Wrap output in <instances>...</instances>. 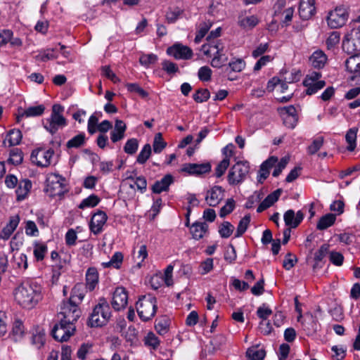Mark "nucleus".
<instances>
[{
	"label": "nucleus",
	"instance_id": "f257e3e1",
	"mask_svg": "<svg viewBox=\"0 0 360 360\" xmlns=\"http://www.w3.org/2000/svg\"><path fill=\"white\" fill-rule=\"evenodd\" d=\"M15 300L23 308H33L42 298L41 287L35 282L24 281L14 292Z\"/></svg>",
	"mask_w": 360,
	"mask_h": 360
},
{
	"label": "nucleus",
	"instance_id": "f03ea898",
	"mask_svg": "<svg viewBox=\"0 0 360 360\" xmlns=\"http://www.w3.org/2000/svg\"><path fill=\"white\" fill-rule=\"evenodd\" d=\"M221 29L217 27L214 30L206 37V43L204 44V56L207 58H212L211 65L214 68H220L222 66L224 60H222V49L217 42L216 39L221 34Z\"/></svg>",
	"mask_w": 360,
	"mask_h": 360
},
{
	"label": "nucleus",
	"instance_id": "7ed1b4c3",
	"mask_svg": "<svg viewBox=\"0 0 360 360\" xmlns=\"http://www.w3.org/2000/svg\"><path fill=\"white\" fill-rule=\"evenodd\" d=\"M111 317V309L108 301L100 298L98 303L93 309L89 319V326L101 327L107 324Z\"/></svg>",
	"mask_w": 360,
	"mask_h": 360
},
{
	"label": "nucleus",
	"instance_id": "20e7f679",
	"mask_svg": "<svg viewBox=\"0 0 360 360\" xmlns=\"http://www.w3.org/2000/svg\"><path fill=\"white\" fill-rule=\"evenodd\" d=\"M136 307L139 318L143 321H148L155 315L157 299L152 295H143L137 301Z\"/></svg>",
	"mask_w": 360,
	"mask_h": 360
},
{
	"label": "nucleus",
	"instance_id": "39448f33",
	"mask_svg": "<svg viewBox=\"0 0 360 360\" xmlns=\"http://www.w3.org/2000/svg\"><path fill=\"white\" fill-rule=\"evenodd\" d=\"M250 165L247 161H238L230 169L227 180L230 185H237L242 183L249 173Z\"/></svg>",
	"mask_w": 360,
	"mask_h": 360
},
{
	"label": "nucleus",
	"instance_id": "423d86ee",
	"mask_svg": "<svg viewBox=\"0 0 360 360\" xmlns=\"http://www.w3.org/2000/svg\"><path fill=\"white\" fill-rule=\"evenodd\" d=\"M65 179L62 176L51 174L46 179L44 191L51 197L60 196L65 192Z\"/></svg>",
	"mask_w": 360,
	"mask_h": 360
},
{
	"label": "nucleus",
	"instance_id": "0eeeda50",
	"mask_svg": "<svg viewBox=\"0 0 360 360\" xmlns=\"http://www.w3.org/2000/svg\"><path fill=\"white\" fill-rule=\"evenodd\" d=\"M75 331L76 327L75 325L60 320L59 323L53 326L51 333L56 340L63 342L68 341L75 334Z\"/></svg>",
	"mask_w": 360,
	"mask_h": 360
},
{
	"label": "nucleus",
	"instance_id": "6e6552de",
	"mask_svg": "<svg viewBox=\"0 0 360 360\" xmlns=\"http://www.w3.org/2000/svg\"><path fill=\"white\" fill-rule=\"evenodd\" d=\"M342 49L348 54H360V29L353 27L342 42Z\"/></svg>",
	"mask_w": 360,
	"mask_h": 360
},
{
	"label": "nucleus",
	"instance_id": "1a4fd4ad",
	"mask_svg": "<svg viewBox=\"0 0 360 360\" xmlns=\"http://www.w3.org/2000/svg\"><path fill=\"white\" fill-rule=\"evenodd\" d=\"M81 310L79 305L69 301H63L60 307V315L61 321H65L69 324L75 325V323L81 316Z\"/></svg>",
	"mask_w": 360,
	"mask_h": 360
},
{
	"label": "nucleus",
	"instance_id": "9d476101",
	"mask_svg": "<svg viewBox=\"0 0 360 360\" xmlns=\"http://www.w3.org/2000/svg\"><path fill=\"white\" fill-rule=\"evenodd\" d=\"M349 17V13L343 6L336 7L335 10L329 12L327 17L328 26L332 29H337L345 25Z\"/></svg>",
	"mask_w": 360,
	"mask_h": 360
},
{
	"label": "nucleus",
	"instance_id": "9b49d317",
	"mask_svg": "<svg viewBox=\"0 0 360 360\" xmlns=\"http://www.w3.org/2000/svg\"><path fill=\"white\" fill-rule=\"evenodd\" d=\"M54 154L52 148L44 150L41 148L34 150L31 153V160L41 167H46L51 165V159Z\"/></svg>",
	"mask_w": 360,
	"mask_h": 360
},
{
	"label": "nucleus",
	"instance_id": "f8f14e48",
	"mask_svg": "<svg viewBox=\"0 0 360 360\" xmlns=\"http://www.w3.org/2000/svg\"><path fill=\"white\" fill-rule=\"evenodd\" d=\"M167 53L173 56L175 59L188 60L193 56L192 50L187 46L180 43H176L167 49Z\"/></svg>",
	"mask_w": 360,
	"mask_h": 360
},
{
	"label": "nucleus",
	"instance_id": "ddd939ff",
	"mask_svg": "<svg viewBox=\"0 0 360 360\" xmlns=\"http://www.w3.org/2000/svg\"><path fill=\"white\" fill-rule=\"evenodd\" d=\"M128 294L123 287H117L112 295L111 302L112 307L116 311H120L125 308L127 304Z\"/></svg>",
	"mask_w": 360,
	"mask_h": 360
},
{
	"label": "nucleus",
	"instance_id": "4468645a",
	"mask_svg": "<svg viewBox=\"0 0 360 360\" xmlns=\"http://www.w3.org/2000/svg\"><path fill=\"white\" fill-rule=\"evenodd\" d=\"M108 216L105 212L98 210L91 217L89 228L95 235L99 234L103 231V226L106 223Z\"/></svg>",
	"mask_w": 360,
	"mask_h": 360
},
{
	"label": "nucleus",
	"instance_id": "2eb2a0df",
	"mask_svg": "<svg viewBox=\"0 0 360 360\" xmlns=\"http://www.w3.org/2000/svg\"><path fill=\"white\" fill-rule=\"evenodd\" d=\"M66 125L67 121L63 115H51L44 123V128L51 134H56L59 128Z\"/></svg>",
	"mask_w": 360,
	"mask_h": 360
},
{
	"label": "nucleus",
	"instance_id": "dca6fc26",
	"mask_svg": "<svg viewBox=\"0 0 360 360\" xmlns=\"http://www.w3.org/2000/svg\"><path fill=\"white\" fill-rule=\"evenodd\" d=\"M304 219V214L301 210L296 213L292 210H287L283 214L285 224L289 229L297 228Z\"/></svg>",
	"mask_w": 360,
	"mask_h": 360
},
{
	"label": "nucleus",
	"instance_id": "f3484780",
	"mask_svg": "<svg viewBox=\"0 0 360 360\" xmlns=\"http://www.w3.org/2000/svg\"><path fill=\"white\" fill-rule=\"evenodd\" d=\"M314 0H301L299 6V15L304 20L310 19L316 12Z\"/></svg>",
	"mask_w": 360,
	"mask_h": 360
},
{
	"label": "nucleus",
	"instance_id": "a211bd4d",
	"mask_svg": "<svg viewBox=\"0 0 360 360\" xmlns=\"http://www.w3.org/2000/svg\"><path fill=\"white\" fill-rule=\"evenodd\" d=\"M350 55L351 56L345 61V67L348 72L354 74L351 77L352 80H354L356 77L360 76V54Z\"/></svg>",
	"mask_w": 360,
	"mask_h": 360
},
{
	"label": "nucleus",
	"instance_id": "6ab92c4d",
	"mask_svg": "<svg viewBox=\"0 0 360 360\" xmlns=\"http://www.w3.org/2000/svg\"><path fill=\"white\" fill-rule=\"evenodd\" d=\"M278 162V158L275 156H271L266 160H265L260 166L259 174L257 176V181L262 184L263 181L269 176V170L276 165Z\"/></svg>",
	"mask_w": 360,
	"mask_h": 360
},
{
	"label": "nucleus",
	"instance_id": "aec40b11",
	"mask_svg": "<svg viewBox=\"0 0 360 360\" xmlns=\"http://www.w3.org/2000/svg\"><path fill=\"white\" fill-rule=\"evenodd\" d=\"M224 197V190L221 186H215L207 191L205 200L210 206L217 205Z\"/></svg>",
	"mask_w": 360,
	"mask_h": 360
},
{
	"label": "nucleus",
	"instance_id": "412c9836",
	"mask_svg": "<svg viewBox=\"0 0 360 360\" xmlns=\"http://www.w3.org/2000/svg\"><path fill=\"white\" fill-rule=\"evenodd\" d=\"M174 183V178L172 174L165 175L160 180L156 181L152 186L151 190L153 193L159 194L164 191H168L169 186Z\"/></svg>",
	"mask_w": 360,
	"mask_h": 360
},
{
	"label": "nucleus",
	"instance_id": "4be33fe9",
	"mask_svg": "<svg viewBox=\"0 0 360 360\" xmlns=\"http://www.w3.org/2000/svg\"><path fill=\"white\" fill-rule=\"evenodd\" d=\"M86 290L83 283H78L75 284L71 290V295L68 301L79 305L82 302Z\"/></svg>",
	"mask_w": 360,
	"mask_h": 360
},
{
	"label": "nucleus",
	"instance_id": "5701e85b",
	"mask_svg": "<svg viewBox=\"0 0 360 360\" xmlns=\"http://www.w3.org/2000/svg\"><path fill=\"white\" fill-rule=\"evenodd\" d=\"M98 272L95 267H89L86 272L85 288L90 292L93 291L98 284Z\"/></svg>",
	"mask_w": 360,
	"mask_h": 360
},
{
	"label": "nucleus",
	"instance_id": "b1692460",
	"mask_svg": "<svg viewBox=\"0 0 360 360\" xmlns=\"http://www.w3.org/2000/svg\"><path fill=\"white\" fill-rule=\"evenodd\" d=\"M281 189L278 188L271 193L269 194L264 200L259 204L257 209V212L260 213L267 208L272 206L279 198L281 194Z\"/></svg>",
	"mask_w": 360,
	"mask_h": 360
},
{
	"label": "nucleus",
	"instance_id": "393cba45",
	"mask_svg": "<svg viewBox=\"0 0 360 360\" xmlns=\"http://www.w3.org/2000/svg\"><path fill=\"white\" fill-rule=\"evenodd\" d=\"M17 186L18 188L15 191L16 200L18 201H22L27 196L32 188V182L29 179H22L18 182Z\"/></svg>",
	"mask_w": 360,
	"mask_h": 360
},
{
	"label": "nucleus",
	"instance_id": "a878e982",
	"mask_svg": "<svg viewBox=\"0 0 360 360\" xmlns=\"http://www.w3.org/2000/svg\"><path fill=\"white\" fill-rule=\"evenodd\" d=\"M45 110V107L44 105H39L36 106H30L27 108L26 110H23L22 112L18 113L17 116V122H20V120L24 117H38L41 115Z\"/></svg>",
	"mask_w": 360,
	"mask_h": 360
},
{
	"label": "nucleus",
	"instance_id": "bb28decb",
	"mask_svg": "<svg viewBox=\"0 0 360 360\" xmlns=\"http://www.w3.org/2000/svg\"><path fill=\"white\" fill-rule=\"evenodd\" d=\"M327 60L326 55L322 51H316L309 58V61L311 65L318 69H321L324 67Z\"/></svg>",
	"mask_w": 360,
	"mask_h": 360
},
{
	"label": "nucleus",
	"instance_id": "cd10ccee",
	"mask_svg": "<svg viewBox=\"0 0 360 360\" xmlns=\"http://www.w3.org/2000/svg\"><path fill=\"white\" fill-rule=\"evenodd\" d=\"M259 20L256 15L240 17L238 20V25L245 30H250L256 27Z\"/></svg>",
	"mask_w": 360,
	"mask_h": 360
},
{
	"label": "nucleus",
	"instance_id": "c85d7f7f",
	"mask_svg": "<svg viewBox=\"0 0 360 360\" xmlns=\"http://www.w3.org/2000/svg\"><path fill=\"white\" fill-rule=\"evenodd\" d=\"M335 220L336 217L335 214L331 213L326 214L320 218L317 223L316 229L321 231L325 230L333 225Z\"/></svg>",
	"mask_w": 360,
	"mask_h": 360
},
{
	"label": "nucleus",
	"instance_id": "c756f323",
	"mask_svg": "<svg viewBox=\"0 0 360 360\" xmlns=\"http://www.w3.org/2000/svg\"><path fill=\"white\" fill-rule=\"evenodd\" d=\"M329 252V245L323 244L320 248L315 252L314 255V264L313 266V269H316V268H321L322 265H321V262L323 259V258L327 255Z\"/></svg>",
	"mask_w": 360,
	"mask_h": 360
},
{
	"label": "nucleus",
	"instance_id": "7c9ffc66",
	"mask_svg": "<svg viewBox=\"0 0 360 360\" xmlns=\"http://www.w3.org/2000/svg\"><path fill=\"white\" fill-rule=\"evenodd\" d=\"M86 135L84 132H81L72 137L66 143L68 148H79L83 146L86 143Z\"/></svg>",
	"mask_w": 360,
	"mask_h": 360
},
{
	"label": "nucleus",
	"instance_id": "2f4dec72",
	"mask_svg": "<svg viewBox=\"0 0 360 360\" xmlns=\"http://www.w3.org/2000/svg\"><path fill=\"white\" fill-rule=\"evenodd\" d=\"M181 171L189 175L199 176L202 174V164L186 163L183 165Z\"/></svg>",
	"mask_w": 360,
	"mask_h": 360
},
{
	"label": "nucleus",
	"instance_id": "473e14b6",
	"mask_svg": "<svg viewBox=\"0 0 360 360\" xmlns=\"http://www.w3.org/2000/svg\"><path fill=\"white\" fill-rule=\"evenodd\" d=\"M22 138V132L20 129H11L6 136V140L9 143V146H17L20 144Z\"/></svg>",
	"mask_w": 360,
	"mask_h": 360
},
{
	"label": "nucleus",
	"instance_id": "72a5a7b5",
	"mask_svg": "<svg viewBox=\"0 0 360 360\" xmlns=\"http://www.w3.org/2000/svg\"><path fill=\"white\" fill-rule=\"evenodd\" d=\"M265 355L264 349H259L258 346L250 347L246 352V356L250 360H263Z\"/></svg>",
	"mask_w": 360,
	"mask_h": 360
},
{
	"label": "nucleus",
	"instance_id": "f704fd0d",
	"mask_svg": "<svg viewBox=\"0 0 360 360\" xmlns=\"http://www.w3.org/2000/svg\"><path fill=\"white\" fill-rule=\"evenodd\" d=\"M357 131L358 129L356 128H351L347 131L345 135V140L348 143L347 150L349 151H353L356 148Z\"/></svg>",
	"mask_w": 360,
	"mask_h": 360
},
{
	"label": "nucleus",
	"instance_id": "c9c22d12",
	"mask_svg": "<svg viewBox=\"0 0 360 360\" xmlns=\"http://www.w3.org/2000/svg\"><path fill=\"white\" fill-rule=\"evenodd\" d=\"M123 255L120 252H116L112 257H111L110 260L108 262H103L102 264L103 266L105 268L108 267H113L115 269H120V266L123 262Z\"/></svg>",
	"mask_w": 360,
	"mask_h": 360
},
{
	"label": "nucleus",
	"instance_id": "e433bc0d",
	"mask_svg": "<svg viewBox=\"0 0 360 360\" xmlns=\"http://www.w3.org/2000/svg\"><path fill=\"white\" fill-rule=\"evenodd\" d=\"M183 13L184 10L179 7L169 8L165 15L166 20L169 23H174Z\"/></svg>",
	"mask_w": 360,
	"mask_h": 360
},
{
	"label": "nucleus",
	"instance_id": "4c0bfd02",
	"mask_svg": "<svg viewBox=\"0 0 360 360\" xmlns=\"http://www.w3.org/2000/svg\"><path fill=\"white\" fill-rule=\"evenodd\" d=\"M23 160V153L22 150L18 148L11 150L10 157L8 160V163L14 165H18L22 163Z\"/></svg>",
	"mask_w": 360,
	"mask_h": 360
},
{
	"label": "nucleus",
	"instance_id": "58836bf2",
	"mask_svg": "<svg viewBox=\"0 0 360 360\" xmlns=\"http://www.w3.org/2000/svg\"><path fill=\"white\" fill-rule=\"evenodd\" d=\"M167 146V143L164 141L162 138V134L159 132L155 135L153 143V149L154 153H160Z\"/></svg>",
	"mask_w": 360,
	"mask_h": 360
},
{
	"label": "nucleus",
	"instance_id": "ea45409f",
	"mask_svg": "<svg viewBox=\"0 0 360 360\" xmlns=\"http://www.w3.org/2000/svg\"><path fill=\"white\" fill-rule=\"evenodd\" d=\"M224 342V337L222 335H218L210 341V345H206L205 350L209 354H213Z\"/></svg>",
	"mask_w": 360,
	"mask_h": 360
},
{
	"label": "nucleus",
	"instance_id": "a19ab883",
	"mask_svg": "<svg viewBox=\"0 0 360 360\" xmlns=\"http://www.w3.org/2000/svg\"><path fill=\"white\" fill-rule=\"evenodd\" d=\"M100 200L101 199L98 195L92 194L89 195L88 198L84 199L81 202L78 207L79 209H84L86 207H94L99 203Z\"/></svg>",
	"mask_w": 360,
	"mask_h": 360
},
{
	"label": "nucleus",
	"instance_id": "79ce46f5",
	"mask_svg": "<svg viewBox=\"0 0 360 360\" xmlns=\"http://www.w3.org/2000/svg\"><path fill=\"white\" fill-rule=\"evenodd\" d=\"M47 245L44 243H34V249L33 251L34 256L37 261H41L45 257V254L47 252Z\"/></svg>",
	"mask_w": 360,
	"mask_h": 360
},
{
	"label": "nucleus",
	"instance_id": "37998d69",
	"mask_svg": "<svg viewBox=\"0 0 360 360\" xmlns=\"http://www.w3.org/2000/svg\"><path fill=\"white\" fill-rule=\"evenodd\" d=\"M151 155V146L149 143L144 145L141 152L137 156L136 162L139 164H144L148 160Z\"/></svg>",
	"mask_w": 360,
	"mask_h": 360
},
{
	"label": "nucleus",
	"instance_id": "c03bdc74",
	"mask_svg": "<svg viewBox=\"0 0 360 360\" xmlns=\"http://www.w3.org/2000/svg\"><path fill=\"white\" fill-rule=\"evenodd\" d=\"M250 222V216L245 215L243 218L240 219L238 223L236 233L235 234V237L238 238L243 235V233L246 231L248 225Z\"/></svg>",
	"mask_w": 360,
	"mask_h": 360
},
{
	"label": "nucleus",
	"instance_id": "a18cd8bd",
	"mask_svg": "<svg viewBox=\"0 0 360 360\" xmlns=\"http://www.w3.org/2000/svg\"><path fill=\"white\" fill-rule=\"evenodd\" d=\"M139 148V141L136 139L132 138L127 141L124 151L128 155H134L136 153Z\"/></svg>",
	"mask_w": 360,
	"mask_h": 360
},
{
	"label": "nucleus",
	"instance_id": "49530a36",
	"mask_svg": "<svg viewBox=\"0 0 360 360\" xmlns=\"http://www.w3.org/2000/svg\"><path fill=\"white\" fill-rule=\"evenodd\" d=\"M324 142L323 136H319L313 140L311 144L307 148L309 155H314L322 147Z\"/></svg>",
	"mask_w": 360,
	"mask_h": 360
},
{
	"label": "nucleus",
	"instance_id": "de8ad7c7",
	"mask_svg": "<svg viewBox=\"0 0 360 360\" xmlns=\"http://www.w3.org/2000/svg\"><path fill=\"white\" fill-rule=\"evenodd\" d=\"M234 226L229 221H224L219 226V233L221 238H227L232 234Z\"/></svg>",
	"mask_w": 360,
	"mask_h": 360
},
{
	"label": "nucleus",
	"instance_id": "09e8293b",
	"mask_svg": "<svg viewBox=\"0 0 360 360\" xmlns=\"http://www.w3.org/2000/svg\"><path fill=\"white\" fill-rule=\"evenodd\" d=\"M245 61L243 59L238 58L229 63V67L226 68V72L230 71L240 72L245 68Z\"/></svg>",
	"mask_w": 360,
	"mask_h": 360
},
{
	"label": "nucleus",
	"instance_id": "8fccbe9b",
	"mask_svg": "<svg viewBox=\"0 0 360 360\" xmlns=\"http://www.w3.org/2000/svg\"><path fill=\"white\" fill-rule=\"evenodd\" d=\"M229 165V159L228 158H224L217 164L216 168L214 169V176L217 178L221 177L225 173Z\"/></svg>",
	"mask_w": 360,
	"mask_h": 360
},
{
	"label": "nucleus",
	"instance_id": "3c124183",
	"mask_svg": "<svg viewBox=\"0 0 360 360\" xmlns=\"http://www.w3.org/2000/svg\"><path fill=\"white\" fill-rule=\"evenodd\" d=\"M193 238L199 240L202 238V222L195 221L190 227Z\"/></svg>",
	"mask_w": 360,
	"mask_h": 360
},
{
	"label": "nucleus",
	"instance_id": "603ef678",
	"mask_svg": "<svg viewBox=\"0 0 360 360\" xmlns=\"http://www.w3.org/2000/svg\"><path fill=\"white\" fill-rule=\"evenodd\" d=\"M236 206L235 200L233 198H229L226 200V204L221 208L219 216L225 217L226 215L231 213Z\"/></svg>",
	"mask_w": 360,
	"mask_h": 360
},
{
	"label": "nucleus",
	"instance_id": "864d4df0",
	"mask_svg": "<svg viewBox=\"0 0 360 360\" xmlns=\"http://www.w3.org/2000/svg\"><path fill=\"white\" fill-rule=\"evenodd\" d=\"M126 87L129 91L136 93L143 98L148 96V93L136 83H127Z\"/></svg>",
	"mask_w": 360,
	"mask_h": 360
},
{
	"label": "nucleus",
	"instance_id": "5fc2aeb1",
	"mask_svg": "<svg viewBox=\"0 0 360 360\" xmlns=\"http://www.w3.org/2000/svg\"><path fill=\"white\" fill-rule=\"evenodd\" d=\"M13 258V262L18 269H22L23 270L27 269V257L25 254L22 253L18 256L14 255Z\"/></svg>",
	"mask_w": 360,
	"mask_h": 360
},
{
	"label": "nucleus",
	"instance_id": "6e6d98bb",
	"mask_svg": "<svg viewBox=\"0 0 360 360\" xmlns=\"http://www.w3.org/2000/svg\"><path fill=\"white\" fill-rule=\"evenodd\" d=\"M162 68L169 75H173L179 72L177 65L168 60H165L162 62Z\"/></svg>",
	"mask_w": 360,
	"mask_h": 360
},
{
	"label": "nucleus",
	"instance_id": "4d7b16f0",
	"mask_svg": "<svg viewBox=\"0 0 360 360\" xmlns=\"http://www.w3.org/2000/svg\"><path fill=\"white\" fill-rule=\"evenodd\" d=\"M23 243V236L22 233L17 232L10 242L11 251L17 250Z\"/></svg>",
	"mask_w": 360,
	"mask_h": 360
},
{
	"label": "nucleus",
	"instance_id": "13d9d810",
	"mask_svg": "<svg viewBox=\"0 0 360 360\" xmlns=\"http://www.w3.org/2000/svg\"><path fill=\"white\" fill-rule=\"evenodd\" d=\"M326 85L325 81H320L319 82H312L310 85H304L307 87L306 94L312 95L316 94L319 90L323 89Z\"/></svg>",
	"mask_w": 360,
	"mask_h": 360
},
{
	"label": "nucleus",
	"instance_id": "bf43d9fd",
	"mask_svg": "<svg viewBox=\"0 0 360 360\" xmlns=\"http://www.w3.org/2000/svg\"><path fill=\"white\" fill-rule=\"evenodd\" d=\"M45 342V333L43 331H39L34 333L32 336V343L38 349L41 348Z\"/></svg>",
	"mask_w": 360,
	"mask_h": 360
},
{
	"label": "nucleus",
	"instance_id": "052dcab7",
	"mask_svg": "<svg viewBox=\"0 0 360 360\" xmlns=\"http://www.w3.org/2000/svg\"><path fill=\"white\" fill-rule=\"evenodd\" d=\"M322 77L320 72L313 71L307 75L303 81V85H310L312 82H319L321 81L320 79Z\"/></svg>",
	"mask_w": 360,
	"mask_h": 360
},
{
	"label": "nucleus",
	"instance_id": "680f3d73",
	"mask_svg": "<svg viewBox=\"0 0 360 360\" xmlns=\"http://www.w3.org/2000/svg\"><path fill=\"white\" fill-rule=\"evenodd\" d=\"M102 75L110 79L113 83H117L120 82V79L117 75L112 71L110 66L105 65L101 67Z\"/></svg>",
	"mask_w": 360,
	"mask_h": 360
},
{
	"label": "nucleus",
	"instance_id": "e2e57ef3",
	"mask_svg": "<svg viewBox=\"0 0 360 360\" xmlns=\"http://www.w3.org/2000/svg\"><path fill=\"white\" fill-rule=\"evenodd\" d=\"M271 314L272 310L265 304L259 307L257 311V315L259 318L262 319V321H266Z\"/></svg>",
	"mask_w": 360,
	"mask_h": 360
},
{
	"label": "nucleus",
	"instance_id": "0e129e2a",
	"mask_svg": "<svg viewBox=\"0 0 360 360\" xmlns=\"http://www.w3.org/2000/svg\"><path fill=\"white\" fill-rule=\"evenodd\" d=\"M25 233L30 236H37L39 234V230L36 224L33 221H27L25 226Z\"/></svg>",
	"mask_w": 360,
	"mask_h": 360
},
{
	"label": "nucleus",
	"instance_id": "69168bd1",
	"mask_svg": "<svg viewBox=\"0 0 360 360\" xmlns=\"http://www.w3.org/2000/svg\"><path fill=\"white\" fill-rule=\"evenodd\" d=\"M158 60V56L155 54H146L140 57V63L145 66H148L151 64H154Z\"/></svg>",
	"mask_w": 360,
	"mask_h": 360
},
{
	"label": "nucleus",
	"instance_id": "338daca9",
	"mask_svg": "<svg viewBox=\"0 0 360 360\" xmlns=\"http://www.w3.org/2000/svg\"><path fill=\"white\" fill-rule=\"evenodd\" d=\"M145 344L156 349L160 345V340L153 333L150 332L145 338Z\"/></svg>",
	"mask_w": 360,
	"mask_h": 360
},
{
	"label": "nucleus",
	"instance_id": "774afa93",
	"mask_svg": "<svg viewBox=\"0 0 360 360\" xmlns=\"http://www.w3.org/2000/svg\"><path fill=\"white\" fill-rule=\"evenodd\" d=\"M340 41V33L336 31H333L330 33L326 40V45L328 49H331L337 45Z\"/></svg>",
	"mask_w": 360,
	"mask_h": 360
}]
</instances>
